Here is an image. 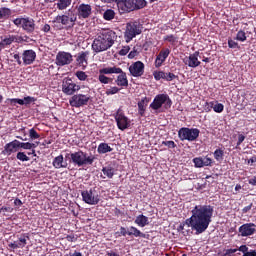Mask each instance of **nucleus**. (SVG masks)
Returning <instances> with one entry per match:
<instances>
[{
    "label": "nucleus",
    "instance_id": "nucleus-8",
    "mask_svg": "<svg viewBox=\"0 0 256 256\" xmlns=\"http://www.w3.org/2000/svg\"><path fill=\"white\" fill-rule=\"evenodd\" d=\"M29 41V36L25 35L19 36V35H12V34H6L0 37V50L6 49V47H9V45L13 43H27Z\"/></svg>",
    "mask_w": 256,
    "mask_h": 256
},
{
    "label": "nucleus",
    "instance_id": "nucleus-37",
    "mask_svg": "<svg viewBox=\"0 0 256 256\" xmlns=\"http://www.w3.org/2000/svg\"><path fill=\"white\" fill-rule=\"evenodd\" d=\"M98 81H100L103 85H109V83H113V78L105 76V74L99 73Z\"/></svg>",
    "mask_w": 256,
    "mask_h": 256
},
{
    "label": "nucleus",
    "instance_id": "nucleus-64",
    "mask_svg": "<svg viewBox=\"0 0 256 256\" xmlns=\"http://www.w3.org/2000/svg\"><path fill=\"white\" fill-rule=\"evenodd\" d=\"M243 256H256V251L255 250H248Z\"/></svg>",
    "mask_w": 256,
    "mask_h": 256
},
{
    "label": "nucleus",
    "instance_id": "nucleus-11",
    "mask_svg": "<svg viewBox=\"0 0 256 256\" xmlns=\"http://www.w3.org/2000/svg\"><path fill=\"white\" fill-rule=\"evenodd\" d=\"M89 101H91V94L89 92L83 94H74L70 99L69 103L71 107H85L86 105H89Z\"/></svg>",
    "mask_w": 256,
    "mask_h": 256
},
{
    "label": "nucleus",
    "instance_id": "nucleus-17",
    "mask_svg": "<svg viewBox=\"0 0 256 256\" xmlns=\"http://www.w3.org/2000/svg\"><path fill=\"white\" fill-rule=\"evenodd\" d=\"M183 63L184 65H187L192 69L199 67V65H201V61H199V51H196L193 54H190L189 57L186 56L183 59Z\"/></svg>",
    "mask_w": 256,
    "mask_h": 256
},
{
    "label": "nucleus",
    "instance_id": "nucleus-45",
    "mask_svg": "<svg viewBox=\"0 0 256 256\" xmlns=\"http://www.w3.org/2000/svg\"><path fill=\"white\" fill-rule=\"evenodd\" d=\"M121 91V88H118L117 86L110 87L109 89L106 90V95H117Z\"/></svg>",
    "mask_w": 256,
    "mask_h": 256
},
{
    "label": "nucleus",
    "instance_id": "nucleus-53",
    "mask_svg": "<svg viewBox=\"0 0 256 256\" xmlns=\"http://www.w3.org/2000/svg\"><path fill=\"white\" fill-rule=\"evenodd\" d=\"M164 41H168V43H175V41H177V37H175L173 34L166 35L164 37Z\"/></svg>",
    "mask_w": 256,
    "mask_h": 256
},
{
    "label": "nucleus",
    "instance_id": "nucleus-33",
    "mask_svg": "<svg viewBox=\"0 0 256 256\" xmlns=\"http://www.w3.org/2000/svg\"><path fill=\"white\" fill-rule=\"evenodd\" d=\"M147 7V1L145 0H133V10L139 11V9H144Z\"/></svg>",
    "mask_w": 256,
    "mask_h": 256
},
{
    "label": "nucleus",
    "instance_id": "nucleus-41",
    "mask_svg": "<svg viewBox=\"0 0 256 256\" xmlns=\"http://www.w3.org/2000/svg\"><path fill=\"white\" fill-rule=\"evenodd\" d=\"M175 79H179V76L175 75L173 72H165L164 81L171 82L175 81Z\"/></svg>",
    "mask_w": 256,
    "mask_h": 256
},
{
    "label": "nucleus",
    "instance_id": "nucleus-29",
    "mask_svg": "<svg viewBox=\"0 0 256 256\" xmlns=\"http://www.w3.org/2000/svg\"><path fill=\"white\" fill-rule=\"evenodd\" d=\"M99 73H102V75H113V74L121 73V68L116 66L102 68L99 70Z\"/></svg>",
    "mask_w": 256,
    "mask_h": 256
},
{
    "label": "nucleus",
    "instance_id": "nucleus-1",
    "mask_svg": "<svg viewBox=\"0 0 256 256\" xmlns=\"http://www.w3.org/2000/svg\"><path fill=\"white\" fill-rule=\"evenodd\" d=\"M214 211V207L211 205H196L191 210V217L179 225L178 231H183L185 225H187V227H191L192 231H195V235L205 233L209 229V225H211Z\"/></svg>",
    "mask_w": 256,
    "mask_h": 256
},
{
    "label": "nucleus",
    "instance_id": "nucleus-59",
    "mask_svg": "<svg viewBox=\"0 0 256 256\" xmlns=\"http://www.w3.org/2000/svg\"><path fill=\"white\" fill-rule=\"evenodd\" d=\"M66 241H69V243H75V241H77V237H75V235H73V234L67 235Z\"/></svg>",
    "mask_w": 256,
    "mask_h": 256
},
{
    "label": "nucleus",
    "instance_id": "nucleus-39",
    "mask_svg": "<svg viewBox=\"0 0 256 256\" xmlns=\"http://www.w3.org/2000/svg\"><path fill=\"white\" fill-rule=\"evenodd\" d=\"M153 77H154L155 81H161V79H163V81H164L165 80V71L156 70L153 72Z\"/></svg>",
    "mask_w": 256,
    "mask_h": 256
},
{
    "label": "nucleus",
    "instance_id": "nucleus-24",
    "mask_svg": "<svg viewBox=\"0 0 256 256\" xmlns=\"http://www.w3.org/2000/svg\"><path fill=\"white\" fill-rule=\"evenodd\" d=\"M117 79L115 80L116 85L118 87H129V80L127 79V73L121 69V72L116 73Z\"/></svg>",
    "mask_w": 256,
    "mask_h": 256
},
{
    "label": "nucleus",
    "instance_id": "nucleus-43",
    "mask_svg": "<svg viewBox=\"0 0 256 256\" xmlns=\"http://www.w3.org/2000/svg\"><path fill=\"white\" fill-rule=\"evenodd\" d=\"M214 107H215V101L205 102L204 111L206 113H211V111H212V109H214Z\"/></svg>",
    "mask_w": 256,
    "mask_h": 256
},
{
    "label": "nucleus",
    "instance_id": "nucleus-22",
    "mask_svg": "<svg viewBox=\"0 0 256 256\" xmlns=\"http://www.w3.org/2000/svg\"><path fill=\"white\" fill-rule=\"evenodd\" d=\"M24 65H33L37 59V53L34 50H24L22 53Z\"/></svg>",
    "mask_w": 256,
    "mask_h": 256
},
{
    "label": "nucleus",
    "instance_id": "nucleus-58",
    "mask_svg": "<svg viewBox=\"0 0 256 256\" xmlns=\"http://www.w3.org/2000/svg\"><path fill=\"white\" fill-rule=\"evenodd\" d=\"M137 55H139V51H137L134 47L133 50L128 54V59H135Z\"/></svg>",
    "mask_w": 256,
    "mask_h": 256
},
{
    "label": "nucleus",
    "instance_id": "nucleus-28",
    "mask_svg": "<svg viewBox=\"0 0 256 256\" xmlns=\"http://www.w3.org/2000/svg\"><path fill=\"white\" fill-rule=\"evenodd\" d=\"M111 151H113V148L108 143L102 142L98 145L97 153L99 155H105V153H111Z\"/></svg>",
    "mask_w": 256,
    "mask_h": 256
},
{
    "label": "nucleus",
    "instance_id": "nucleus-32",
    "mask_svg": "<svg viewBox=\"0 0 256 256\" xmlns=\"http://www.w3.org/2000/svg\"><path fill=\"white\" fill-rule=\"evenodd\" d=\"M11 15L12 12L10 8L0 7V21H7Z\"/></svg>",
    "mask_w": 256,
    "mask_h": 256
},
{
    "label": "nucleus",
    "instance_id": "nucleus-47",
    "mask_svg": "<svg viewBox=\"0 0 256 256\" xmlns=\"http://www.w3.org/2000/svg\"><path fill=\"white\" fill-rule=\"evenodd\" d=\"M228 47L229 49H241L239 43L235 42V40H232L231 38H228Z\"/></svg>",
    "mask_w": 256,
    "mask_h": 256
},
{
    "label": "nucleus",
    "instance_id": "nucleus-12",
    "mask_svg": "<svg viewBox=\"0 0 256 256\" xmlns=\"http://www.w3.org/2000/svg\"><path fill=\"white\" fill-rule=\"evenodd\" d=\"M114 119L116 121L118 129L120 131H125V129H129L130 121L127 116H125V112L123 109L119 108L114 114Z\"/></svg>",
    "mask_w": 256,
    "mask_h": 256
},
{
    "label": "nucleus",
    "instance_id": "nucleus-13",
    "mask_svg": "<svg viewBox=\"0 0 256 256\" xmlns=\"http://www.w3.org/2000/svg\"><path fill=\"white\" fill-rule=\"evenodd\" d=\"M81 90V86L73 82V79L67 78L62 82V93L64 95H75L77 91Z\"/></svg>",
    "mask_w": 256,
    "mask_h": 256
},
{
    "label": "nucleus",
    "instance_id": "nucleus-21",
    "mask_svg": "<svg viewBox=\"0 0 256 256\" xmlns=\"http://www.w3.org/2000/svg\"><path fill=\"white\" fill-rule=\"evenodd\" d=\"M117 7L121 13H131L133 10V0H117Z\"/></svg>",
    "mask_w": 256,
    "mask_h": 256
},
{
    "label": "nucleus",
    "instance_id": "nucleus-19",
    "mask_svg": "<svg viewBox=\"0 0 256 256\" xmlns=\"http://www.w3.org/2000/svg\"><path fill=\"white\" fill-rule=\"evenodd\" d=\"M18 143H19V140H13V141L7 143L1 152L2 155H6L7 157H9L10 155H13V153H17V151L19 149Z\"/></svg>",
    "mask_w": 256,
    "mask_h": 256
},
{
    "label": "nucleus",
    "instance_id": "nucleus-40",
    "mask_svg": "<svg viewBox=\"0 0 256 256\" xmlns=\"http://www.w3.org/2000/svg\"><path fill=\"white\" fill-rule=\"evenodd\" d=\"M236 41H241V43L247 41V34L243 30H239L236 34Z\"/></svg>",
    "mask_w": 256,
    "mask_h": 256
},
{
    "label": "nucleus",
    "instance_id": "nucleus-46",
    "mask_svg": "<svg viewBox=\"0 0 256 256\" xmlns=\"http://www.w3.org/2000/svg\"><path fill=\"white\" fill-rule=\"evenodd\" d=\"M75 76L77 77V79H79V81H87V73H85L84 71H77L75 73Z\"/></svg>",
    "mask_w": 256,
    "mask_h": 256
},
{
    "label": "nucleus",
    "instance_id": "nucleus-62",
    "mask_svg": "<svg viewBox=\"0 0 256 256\" xmlns=\"http://www.w3.org/2000/svg\"><path fill=\"white\" fill-rule=\"evenodd\" d=\"M41 31H43V33H49V31H51V25L45 24L42 26Z\"/></svg>",
    "mask_w": 256,
    "mask_h": 256
},
{
    "label": "nucleus",
    "instance_id": "nucleus-30",
    "mask_svg": "<svg viewBox=\"0 0 256 256\" xmlns=\"http://www.w3.org/2000/svg\"><path fill=\"white\" fill-rule=\"evenodd\" d=\"M138 227H146V225H149V218L143 214L138 215L134 221Z\"/></svg>",
    "mask_w": 256,
    "mask_h": 256
},
{
    "label": "nucleus",
    "instance_id": "nucleus-34",
    "mask_svg": "<svg viewBox=\"0 0 256 256\" xmlns=\"http://www.w3.org/2000/svg\"><path fill=\"white\" fill-rule=\"evenodd\" d=\"M103 175H106L108 179H113V175H115V168L112 166H106L102 168Z\"/></svg>",
    "mask_w": 256,
    "mask_h": 256
},
{
    "label": "nucleus",
    "instance_id": "nucleus-48",
    "mask_svg": "<svg viewBox=\"0 0 256 256\" xmlns=\"http://www.w3.org/2000/svg\"><path fill=\"white\" fill-rule=\"evenodd\" d=\"M16 158L18 159V161L22 162L29 161V156H27L25 152H18Z\"/></svg>",
    "mask_w": 256,
    "mask_h": 256
},
{
    "label": "nucleus",
    "instance_id": "nucleus-61",
    "mask_svg": "<svg viewBox=\"0 0 256 256\" xmlns=\"http://www.w3.org/2000/svg\"><path fill=\"white\" fill-rule=\"evenodd\" d=\"M238 251H241V253H243V255H245V253H247L249 251V247H247V245H241L238 248Z\"/></svg>",
    "mask_w": 256,
    "mask_h": 256
},
{
    "label": "nucleus",
    "instance_id": "nucleus-15",
    "mask_svg": "<svg viewBox=\"0 0 256 256\" xmlns=\"http://www.w3.org/2000/svg\"><path fill=\"white\" fill-rule=\"evenodd\" d=\"M129 72L132 77H142L145 73V64L141 61H136L129 66Z\"/></svg>",
    "mask_w": 256,
    "mask_h": 256
},
{
    "label": "nucleus",
    "instance_id": "nucleus-49",
    "mask_svg": "<svg viewBox=\"0 0 256 256\" xmlns=\"http://www.w3.org/2000/svg\"><path fill=\"white\" fill-rule=\"evenodd\" d=\"M162 145H165L168 149H175V147H177V144H175V141L173 140L162 141Z\"/></svg>",
    "mask_w": 256,
    "mask_h": 256
},
{
    "label": "nucleus",
    "instance_id": "nucleus-54",
    "mask_svg": "<svg viewBox=\"0 0 256 256\" xmlns=\"http://www.w3.org/2000/svg\"><path fill=\"white\" fill-rule=\"evenodd\" d=\"M193 163H194L195 167H198V168L204 167L203 166V158H194Z\"/></svg>",
    "mask_w": 256,
    "mask_h": 256
},
{
    "label": "nucleus",
    "instance_id": "nucleus-50",
    "mask_svg": "<svg viewBox=\"0 0 256 256\" xmlns=\"http://www.w3.org/2000/svg\"><path fill=\"white\" fill-rule=\"evenodd\" d=\"M10 101V105H25V101L23 99H19V98H12V99H9Z\"/></svg>",
    "mask_w": 256,
    "mask_h": 256
},
{
    "label": "nucleus",
    "instance_id": "nucleus-5",
    "mask_svg": "<svg viewBox=\"0 0 256 256\" xmlns=\"http://www.w3.org/2000/svg\"><path fill=\"white\" fill-rule=\"evenodd\" d=\"M14 25L16 27H19L27 33L28 35H33L35 33V30L37 29V24H35V19L25 16V17H19L13 20Z\"/></svg>",
    "mask_w": 256,
    "mask_h": 256
},
{
    "label": "nucleus",
    "instance_id": "nucleus-51",
    "mask_svg": "<svg viewBox=\"0 0 256 256\" xmlns=\"http://www.w3.org/2000/svg\"><path fill=\"white\" fill-rule=\"evenodd\" d=\"M202 162L204 167H211V165H213V159H211L210 157H205L204 159H202Z\"/></svg>",
    "mask_w": 256,
    "mask_h": 256
},
{
    "label": "nucleus",
    "instance_id": "nucleus-56",
    "mask_svg": "<svg viewBox=\"0 0 256 256\" xmlns=\"http://www.w3.org/2000/svg\"><path fill=\"white\" fill-rule=\"evenodd\" d=\"M22 101H24V105H31V103L35 102V98L31 96H27V97H24Z\"/></svg>",
    "mask_w": 256,
    "mask_h": 256
},
{
    "label": "nucleus",
    "instance_id": "nucleus-25",
    "mask_svg": "<svg viewBox=\"0 0 256 256\" xmlns=\"http://www.w3.org/2000/svg\"><path fill=\"white\" fill-rule=\"evenodd\" d=\"M87 57H89V51H82L76 55V62L79 67H87Z\"/></svg>",
    "mask_w": 256,
    "mask_h": 256
},
{
    "label": "nucleus",
    "instance_id": "nucleus-16",
    "mask_svg": "<svg viewBox=\"0 0 256 256\" xmlns=\"http://www.w3.org/2000/svg\"><path fill=\"white\" fill-rule=\"evenodd\" d=\"M18 237V241L11 242L8 244V247L10 249H24V247L27 245V241H29V233H22Z\"/></svg>",
    "mask_w": 256,
    "mask_h": 256
},
{
    "label": "nucleus",
    "instance_id": "nucleus-57",
    "mask_svg": "<svg viewBox=\"0 0 256 256\" xmlns=\"http://www.w3.org/2000/svg\"><path fill=\"white\" fill-rule=\"evenodd\" d=\"M116 234H119V237H121V235H122V237H126V235H129V231H127V228L121 226L120 232L119 233L116 232Z\"/></svg>",
    "mask_w": 256,
    "mask_h": 256
},
{
    "label": "nucleus",
    "instance_id": "nucleus-3",
    "mask_svg": "<svg viewBox=\"0 0 256 256\" xmlns=\"http://www.w3.org/2000/svg\"><path fill=\"white\" fill-rule=\"evenodd\" d=\"M65 159H68L69 163L76 165L77 167H85V165H93L95 163V155H89L83 150H79L74 153H67Z\"/></svg>",
    "mask_w": 256,
    "mask_h": 256
},
{
    "label": "nucleus",
    "instance_id": "nucleus-52",
    "mask_svg": "<svg viewBox=\"0 0 256 256\" xmlns=\"http://www.w3.org/2000/svg\"><path fill=\"white\" fill-rule=\"evenodd\" d=\"M21 149H31V143L30 142H20L18 141V148Z\"/></svg>",
    "mask_w": 256,
    "mask_h": 256
},
{
    "label": "nucleus",
    "instance_id": "nucleus-44",
    "mask_svg": "<svg viewBox=\"0 0 256 256\" xmlns=\"http://www.w3.org/2000/svg\"><path fill=\"white\" fill-rule=\"evenodd\" d=\"M29 137L32 141H35V139H39L41 137V135H39V133H37V130H35V128H31L29 130Z\"/></svg>",
    "mask_w": 256,
    "mask_h": 256
},
{
    "label": "nucleus",
    "instance_id": "nucleus-6",
    "mask_svg": "<svg viewBox=\"0 0 256 256\" xmlns=\"http://www.w3.org/2000/svg\"><path fill=\"white\" fill-rule=\"evenodd\" d=\"M172 105L173 100H171L169 94H157L150 104V109H153V111H159V109L163 107V109L169 110Z\"/></svg>",
    "mask_w": 256,
    "mask_h": 256
},
{
    "label": "nucleus",
    "instance_id": "nucleus-20",
    "mask_svg": "<svg viewBox=\"0 0 256 256\" xmlns=\"http://www.w3.org/2000/svg\"><path fill=\"white\" fill-rule=\"evenodd\" d=\"M171 55V50L169 48L162 49L159 54L157 55L154 65L156 69H159L163 65L164 61H167V57Z\"/></svg>",
    "mask_w": 256,
    "mask_h": 256
},
{
    "label": "nucleus",
    "instance_id": "nucleus-55",
    "mask_svg": "<svg viewBox=\"0 0 256 256\" xmlns=\"http://www.w3.org/2000/svg\"><path fill=\"white\" fill-rule=\"evenodd\" d=\"M129 51H131V48L129 46H124L120 51H119V55H121L122 57H125V55H127V53H129Z\"/></svg>",
    "mask_w": 256,
    "mask_h": 256
},
{
    "label": "nucleus",
    "instance_id": "nucleus-23",
    "mask_svg": "<svg viewBox=\"0 0 256 256\" xmlns=\"http://www.w3.org/2000/svg\"><path fill=\"white\" fill-rule=\"evenodd\" d=\"M77 11L79 19H89L92 8L89 4H80Z\"/></svg>",
    "mask_w": 256,
    "mask_h": 256
},
{
    "label": "nucleus",
    "instance_id": "nucleus-35",
    "mask_svg": "<svg viewBox=\"0 0 256 256\" xmlns=\"http://www.w3.org/2000/svg\"><path fill=\"white\" fill-rule=\"evenodd\" d=\"M71 3H72V0H58L57 9H59V11H63L67 9V7L71 5Z\"/></svg>",
    "mask_w": 256,
    "mask_h": 256
},
{
    "label": "nucleus",
    "instance_id": "nucleus-38",
    "mask_svg": "<svg viewBox=\"0 0 256 256\" xmlns=\"http://www.w3.org/2000/svg\"><path fill=\"white\" fill-rule=\"evenodd\" d=\"M223 157H225V152L223 151V149H216L214 151V159H216V161H223Z\"/></svg>",
    "mask_w": 256,
    "mask_h": 256
},
{
    "label": "nucleus",
    "instance_id": "nucleus-63",
    "mask_svg": "<svg viewBox=\"0 0 256 256\" xmlns=\"http://www.w3.org/2000/svg\"><path fill=\"white\" fill-rule=\"evenodd\" d=\"M243 141H245V135L240 134L238 136V141H237V146L236 147H239L241 145V143H243Z\"/></svg>",
    "mask_w": 256,
    "mask_h": 256
},
{
    "label": "nucleus",
    "instance_id": "nucleus-4",
    "mask_svg": "<svg viewBox=\"0 0 256 256\" xmlns=\"http://www.w3.org/2000/svg\"><path fill=\"white\" fill-rule=\"evenodd\" d=\"M52 23L61 24L66 29H73L75 23H77V14L75 13V10L69 9L65 14L56 16Z\"/></svg>",
    "mask_w": 256,
    "mask_h": 256
},
{
    "label": "nucleus",
    "instance_id": "nucleus-31",
    "mask_svg": "<svg viewBox=\"0 0 256 256\" xmlns=\"http://www.w3.org/2000/svg\"><path fill=\"white\" fill-rule=\"evenodd\" d=\"M128 235L133 237H142V239H146L147 237L145 233L141 232V230L137 229V227L134 226H130Z\"/></svg>",
    "mask_w": 256,
    "mask_h": 256
},
{
    "label": "nucleus",
    "instance_id": "nucleus-7",
    "mask_svg": "<svg viewBox=\"0 0 256 256\" xmlns=\"http://www.w3.org/2000/svg\"><path fill=\"white\" fill-rule=\"evenodd\" d=\"M82 201L87 205H99L101 201V194L97 187L90 188L89 190H83L81 192Z\"/></svg>",
    "mask_w": 256,
    "mask_h": 256
},
{
    "label": "nucleus",
    "instance_id": "nucleus-10",
    "mask_svg": "<svg viewBox=\"0 0 256 256\" xmlns=\"http://www.w3.org/2000/svg\"><path fill=\"white\" fill-rule=\"evenodd\" d=\"M201 131L199 128H187V127H182L178 131V137L180 141H197L199 139Z\"/></svg>",
    "mask_w": 256,
    "mask_h": 256
},
{
    "label": "nucleus",
    "instance_id": "nucleus-2",
    "mask_svg": "<svg viewBox=\"0 0 256 256\" xmlns=\"http://www.w3.org/2000/svg\"><path fill=\"white\" fill-rule=\"evenodd\" d=\"M117 41V33L111 29L102 30L92 43L94 53H103L111 49Z\"/></svg>",
    "mask_w": 256,
    "mask_h": 256
},
{
    "label": "nucleus",
    "instance_id": "nucleus-9",
    "mask_svg": "<svg viewBox=\"0 0 256 256\" xmlns=\"http://www.w3.org/2000/svg\"><path fill=\"white\" fill-rule=\"evenodd\" d=\"M141 33H143V31L141 30V24L139 22L135 21L127 23L124 32L126 43H131V41H133L137 35H141Z\"/></svg>",
    "mask_w": 256,
    "mask_h": 256
},
{
    "label": "nucleus",
    "instance_id": "nucleus-18",
    "mask_svg": "<svg viewBox=\"0 0 256 256\" xmlns=\"http://www.w3.org/2000/svg\"><path fill=\"white\" fill-rule=\"evenodd\" d=\"M255 227V223H246L241 225L238 229L240 237H251V235H255Z\"/></svg>",
    "mask_w": 256,
    "mask_h": 256
},
{
    "label": "nucleus",
    "instance_id": "nucleus-26",
    "mask_svg": "<svg viewBox=\"0 0 256 256\" xmlns=\"http://www.w3.org/2000/svg\"><path fill=\"white\" fill-rule=\"evenodd\" d=\"M149 101L150 99L148 97H144L138 102V113L141 117H145V111H147Z\"/></svg>",
    "mask_w": 256,
    "mask_h": 256
},
{
    "label": "nucleus",
    "instance_id": "nucleus-27",
    "mask_svg": "<svg viewBox=\"0 0 256 256\" xmlns=\"http://www.w3.org/2000/svg\"><path fill=\"white\" fill-rule=\"evenodd\" d=\"M52 165L55 169H67V162H64L63 155L54 158Z\"/></svg>",
    "mask_w": 256,
    "mask_h": 256
},
{
    "label": "nucleus",
    "instance_id": "nucleus-60",
    "mask_svg": "<svg viewBox=\"0 0 256 256\" xmlns=\"http://www.w3.org/2000/svg\"><path fill=\"white\" fill-rule=\"evenodd\" d=\"M251 209H253V203H250L248 206L244 207L242 209V213L247 214V213H249V211H251Z\"/></svg>",
    "mask_w": 256,
    "mask_h": 256
},
{
    "label": "nucleus",
    "instance_id": "nucleus-36",
    "mask_svg": "<svg viewBox=\"0 0 256 256\" xmlns=\"http://www.w3.org/2000/svg\"><path fill=\"white\" fill-rule=\"evenodd\" d=\"M103 19L105 21H113V19H115V11L113 9H107L103 13Z\"/></svg>",
    "mask_w": 256,
    "mask_h": 256
},
{
    "label": "nucleus",
    "instance_id": "nucleus-14",
    "mask_svg": "<svg viewBox=\"0 0 256 256\" xmlns=\"http://www.w3.org/2000/svg\"><path fill=\"white\" fill-rule=\"evenodd\" d=\"M73 63V55L69 52L60 51L56 55V65L58 67H65V65H71Z\"/></svg>",
    "mask_w": 256,
    "mask_h": 256
},
{
    "label": "nucleus",
    "instance_id": "nucleus-42",
    "mask_svg": "<svg viewBox=\"0 0 256 256\" xmlns=\"http://www.w3.org/2000/svg\"><path fill=\"white\" fill-rule=\"evenodd\" d=\"M225 106L217 101L214 102V112L215 113H223Z\"/></svg>",
    "mask_w": 256,
    "mask_h": 256
}]
</instances>
